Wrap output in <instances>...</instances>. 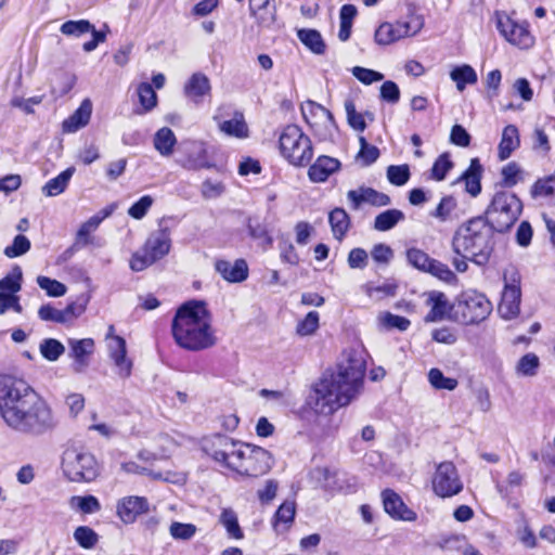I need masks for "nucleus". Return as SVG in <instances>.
<instances>
[{"mask_svg": "<svg viewBox=\"0 0 555 555\" xmlns=\"http://www.w3.org/2000/svg\"><path fill=\"white\" fill-rule=\"evenodd\" d=\"M0 416L12 430L31 437L57 425L50 404L27 382L8 374H0Z\"/></svg>", "mask_w": 555, "mask_h": 555, "instance_id": "nucleus-1", "label": "nucleus"}, {"mask_svg": "<svg viewBox=\"0 0 555 555\" xmlns=\"http://www.w3.org/2000/svg\"><path fill=\"white\" fill-rule=\"evenodd\" d=\"M365 371L363 352L346 350L336 370L313 386L310 396L312 409L319 414L328 415L350 404L362 392Z\"/></svg>", "mask_w": 555, "mask_h": 555, "instance_id": "nucleus-2", "label": "nucleus"}, {"mask_svg": "<svg viewBox=\"0 0 555 555\" xmlns=\"http://www.w3.org/2000/svg\"><path fill=\"white\" fill-rule=\"evenodd\" d=\"M494 230L483 218H474L461 224L454 232L451 247L456 255L452 264L457 272H466L467 260L483 266L493 250Z\"/></svg>", "mask_w": 555, "mask_h": 555, "instance_id": "nucleus-3", "label": "nucleus"}, {"mask_svg": "<svg viewBox=\"0 0 555 555\" xmlns=\"http://www.w3.org/2000/svg\"><path fill=\"white\" fill-rule=\"evenodd\" d=\"M171 331L177 345L190 351L207 349L216 343L211 315L204 301L183 304L176 312Z\"/></svg>", "mask_w": 555, "mask_h": 555, "instance_id": "nucleus-4", "label": "nucleus"}, {"mask_svg": "<svg viewBox=\"0 0 555 555\" xmlns=\"http://www.w3.org/2000/svg\"><path fill=\"white\" fill-rule=\"evenodd\" d=\"M279 144L282 156L293 166L305 167L312 159V142L296 125H288L282 130Z\"/></svg>", "mask_w": 555, "mask_h": 555, "instance_id": "nucleus-5", "label": "nucleus"}, {"mask_svg": "<svg viewBox=\"0 0 555 555\" xmlns=\"http://www.w3.org/2000/svg\"><path fill=\"white\" fill-rule=\"evenodd\" d=\"M521 210L522 204L516 194L499 191L493 195L486 215L493 230L504 232L517 221Z\"/></svg>", "mask_w": 555, "mask_h": 555, "instance_id": "nucleus-6", "label": "nucleus"}, {"mask_svg": "<svg viewBox=\"0 0 555 555\" xmlns=\"http://www.w3.org/2000/svg\"><path fill=\"white\" fill-rule=\"evenodd\" d=\"M272 466L271 454L256 446L240 443L229 468L249 477L267 474Z\"/></svg>", "mask_w": 555, "mask_h": 555, "instance_id": "nucleus-7", "label": "nucleus"}, {"mask_svg": "<svg viewBox=\"0 0 555 555\" xmlns=\"http://www.w3.org/2000/svg\"><path fill=\"white\" fill-rule=\"evenodd\" d=\"M171 248L170 232L167 228L150 234L144 245L132 254L129 266L134 272L143 271L167 256Z\"/></svg>", "mask_w": 555, "mask_h": 555, "instance_id": "nucleus-8", "label": "nucleus"}, {"mask_svg": "<svg viewBox=\"0 0 555 555\" xmlns=\"http://www.w3.org/2000/svg\"><path fill=\"white\" fill-rule=\"evenodd\" d=\"M62 469L65 477L73 482H91L100 475L95 457L77 449H67L63 453Z\"/></svg>", "mask_w": 555, "mask_h": 555, "instance_id": "nucleus-9", "label": "nucleus"}, {"mask_svg": "<svg viewBox=\"0 0 555 555\" xmlns=\"http://www.w3.org/2000/svg\"><path fill=\"white\" fill-rule=\"evenodd\" d=\"M492 311L491 302L485 295L467 291L461 294L455 305L456 318L465 324L483 321Z\"/></svg>", "mask_w": 555, "mask_h": 555, "instance_id": "nucleus-10", "label": "nucleus"}, {"mask_svg": "<svg viewBox=\"0 0 555 555\" xmlns=\"http://www.w3.org/2000/svg\"><path fill=\"white\" fill-rule=\"evenodd\" d=\"M423 27V16L411 14L406 20L380 24L375 31V41L380 46H388L398 40L416 36Z\"/></svg>", "mask_w": 555, "mask_h": 555, "instance_id": "nucleus-11", "label": "nucleus"}, {"mask_svg": "<svg viewBox=\"0 0 555 555\" xmlns=\"http://www.w3.org/2000/svg\"><path fill=\"white\" fill-rule=\"evenodd\" d=\"M431 486L435 494L443 499L454 496L463 490L457 469L450 461L437 465Z\"/></svg>", "mask_w": 555, "mask_h": 555, "instance_id": "nucleus-12", "label": "nucleus"}, {"mask_svg": "<svg viewBox=\"0 0 555 555\" xmlns=\"http://www.w3.org/2000/svg\"><path fill=\"white\" fill-rule=\"evenodd\" d=\"M496 27L511 44L520 49H529L534 44V37L527 23H517L505 13L496 14Z\"/></svg>", "mask_w": 555, "mask_h": 555, "instance_id": "nucleus-13", "label": "nucleus"}, {"mask_svg": "<svg viewBox=\"0 0 555 555\" xmlns=\"http://www.w3.org/2000/svg\"><path fill=\"white\" fill-rule=\"evenodd\" d=\"M240 442L224 435H215L203 441V450L216 462L222 463L229 468V463L237 450Z\"/></svg>", "mask_w": 555, "mask_h": 555, "instance_id": "nucleus-14", "label": "nucleus"}, {"mask_svg": "<svg viewBox=\"0 0 555 555\" xmlns=\"http://www.w3.org/2000/svg\"><path fill=\"white\" fill-rule=\"evenodd\" d=\"M109 359L114 362L115 373L121 379L130 377L133 363L127 357V344L122 337H113L106 341Z\"/></svg>", "mask_w": 555, "mask_h": 555, "instance_id": "nucleus-15", "label": "nucleus"}, {"mask_svg": "<svg viewBox=\"0 0 555 555\" xmlns=\"http://www.w3.org/2000/svg\"><path fill=\"white\" fill-rule=\"evenodd\" d=\"M69 347L68 356L74 360L72 367L76 373H82L89 366L90 357L94 352V341L92 338L75 339L67 341Z\"/></svg>", "mask_w": 555, "mask_h": 555, "instance_id": "nucleus-16", "label": "nucleus"}, {"mask_svg": "<svg viewBox=\"0 0 555 555\" xmlns=\"http://www.w3.org/2000/svg\"><path fill=\"white\" fill-rule=\"evenodd\" d=\"M347 198L351 203L353 209H359L364 204L375 207L387 206L390 204V197L387 194L365 186L348 191Z\"/></svg>", "mask_w": 555, "mask_h": 555, "instance_id": "nucleus-17", "label": "nucleus"}, {"mask_svg": "<svg viewBox=\"0 0 555 555\" xmlns=\"http://www.w3.org/2000/svg\"><path fill=\"white\" fill-rule=\"evenodd\" d=\"M83 312V307L75 302L69 304L65 309H56L50 304L42 305L38 315L42 321L55 323H70Z\"/></svg>", "mask_w": 555, "mask_h": 555, "instance_id": "nucleus-18", "label": "nucleus"}, {"mask_svg": "<svg viewBox=\"0 0 555 555\" xmlns=\"http://www.w3.org/2000/svg\"><path fill=\"white\" fill-rule=\"evenodd\" d=\"M385 512L395 519L414 521L416 513L409 508L399 494L392 490H384L382 493Z\"/></svg>", "mask_w": 555, "mask_h": 555, "instance_id": "nucleus-19", "label": "nucleus"}, {"mask_svg": "<svg viewBox=\"0 0 555 555\" xmlns=\"http://www.w3.org/2000/svg\"><path fill=\"white\" fill-rule=\"evenodd\" d=\"M216 271L229 283H242L248 278V264L245 259L234 261L219 259L215 262Z\"/></svg>", "mask_w": 555, "mask_h": 555, "instance_id": "nucleus-20", "label": "nucleus"}, {"mask_svg": "<svg viewBox=\"0 0 555 555\" xmlns=\"http://www.w3.org/2000/svg\"><path fill=\"white\" fill-rule=\"evenodd\" d=\"M147 511L149 503L143 496L131 495L117 503V515L126 524L133 522L139 515Z\"/></svg>", "mask_w": 555, "mask_h": 555, "instance_id": "nucleus-21", "label": "nucleus"}, {"mask_svg": "<svg viewBox=\"0 0 555 555\" xmlns=\"http://www.w3.org/2000/svg\"><path fill=\"white\" fill-rule=\"evenodd\" d=\"M340 168V162L334 157L320 156L308 170L309 179L312 182H325L331 175Z\"/></svg>", "mask_w": 555, "mask_h": 555, "instance_id": "nucleus-22", "label": "nucleus"}, {"mask_svg": "<svg viewBox=\"0 0 555 555\" xmlns=\"http://www.w3.org/2000/svg\"><path fill=\"white\" fill-rule=\"evenodd\" d=\"M301 114L304 116L305 121L311 128L325 126L327 122L333 121V115L328 109L310 100L302 103Z\"/></svg>", "mask_w": 555, "mask_h": 555, "instance_id": "nucleus-23", "label": "nucleus"}, {"mask_svg": "<svg viewBox=\"0 0 555 555\" xmlns=\"http://www.w3.org/2000/svg\"><path fill=\"white\" fill-rule=\"evenodd\" d=\"M520 311V289L516 286H505L499 305V313L505 320H512Z\"/></svg>", "mask_w": 555, "mask_h": 555, "instance_id": "nucleus-24", "label": "nucleus"}, {"mask_svg": "<svg viewBox=\"0 0 555 555\" xmlns=\"http://www.w3.org/2000/svg\"><path fill=\"white\" fill-rule=\"evenodd\" d=\"M92 113L91 101L86 99L79 107L62 124V130L65 133H74L88 125Z\"/></svg>", "mask_w": 555, "mask_h": 555, "instance_id": "nucleus-25", "label": "nucleus"}, {"mask_svg": "<svg viewBox=\"0 0 555 555\" xmlns=\"http://www.w3.org/2000/svg\"><path fill=\"white\" fill-rule=\"evenodd\" d=\"M184 94L198 103L211 91L210 80L203 73H194L184 85Z\"/></svg>", "mask_w": 555, "mask_h": 555, "instance_id": "nucleus-26", "label": "nucleus"}, {"mask_svg": "<svg viewBox=\"0 0 555 555\" xmlns=\"http://www.w3.org/2000/svg\"><path fill=\"white\" fill-rule=\"evenodd\" d=\"M426 306L430 308L425 317L426 322H436L446 318L451 309L447 296L441 292H430L426 299Z\"/></svg>", "mask_w": 555, "mask_h": 555, "instance_id": "nucleus-27", "label": "nucleus"}, {"mask_svg": "<svg viewBox=\"0 0 555 555\" xmlns=\"http://www.w3.org/2000/svg\"><path fill=\"white\" fill-rule=\"evenodd\" d=\"M520 144L518 129L514 125H508L503 129L502 138L499 144V157L501 160L507 159L513 151Z\"/></svg>", "mask_w": 555, "mask_h": 555, "instance_id": "nucleus-28", "label": "nucleus"}, {"mask_svg": "<svg viewBox=\"0 0 555 555\" xmlns=\"http://www.w3.org/2000/svg\"><path fill=\"white\" fill-rule=\"evenodd\" d=\"M219 129L227 135L237 139H245L249 134L244 115L240 112H235L231 119L220 122Z\"/></svg>", "mask_w": 555, "mask_h": 555, "instance_id": "nucleus-29", "label": "nucleus"}, {"mask_svg": "<svg viewBox=\"0 0 555 555\" xmlns=\"http://www.w3.org/2000/svg\"><path fill=\"white\" fill-rule=\"evenodd\" d=\"M154 147L164 157H168L173 153L177 138L173 131L168 127L160 128L154 135Z\"/></svg>", "mask_w": 555, "mask_h": 555, "instance_id": "nucleus-30", "label": "nucleus"}, {"mask_svg": "<svg viewBox=\"0 0 555 555\" xmlns=\"http://www.w3.org/2000/svg\"><path fill=\"white\" fill-rule=\"evenodd\" d=\"M345 111L347 115L348 125L358 132H363L366 128L365 118L370 121L374 120V115L372 113H359L356 109V104L353 100L348 99L345 101Z\"/></svg>", "mask_w": 555, "mask_h": 555, "instance_id": "nucleus-31", "label": "nucleus"}, {"mask_svg": "<svg viewBox=\"0 0 555 555\" xmlns=\"http://www.w3.org/2000/svg\"><path fill=\"white\" fill-rule=\"evenodd\" d=\"M68 505L72 511L81 514H94L101 509V503L94 495H73L68 500Z\"/></svg>", "mask_w": 555, "mask_h": 555, "instance_id": "nucleus-32", "label": "nucleus"}, {"mask_svg": "<svg viewBox=\"0 0 555 555\" xmlns=\"http://www.w3.org/2000/svg\"><path fill=\"white\" fill-rule=\"evenodd\" d=\"M74 172L75 168L69 167L62 171L57 177L49 180L42 188L43 194L46 196H57L62 194L66 190Z\"/></svg>", "mask_w": 555, "mask_h": 555, "instance_id": "nucleus-33", "label": "nucleus"}, {"mask_svg": "<svg viewBox=\"0 0 555 555\" xmlns=\"http://www.w3.org/2000/svg\"><path fill=\"white\" fill-rule=\"evenodd\" d=\"M109 214V211H105L103 217L93 216L83 222L76 234L75 246L85 247L91 244L93 238L90 236V234L99 228L102 220L108 217Z\"/></svg>", "mask_w": 555, "mask_h": 555, "instance_id": "nucleus-34", "label": "nucleus"}, {"mask_svg": "<svg viewBox=\"0 0 555 555\" xmlns=\"http://www.w3.org/2000/svg\"><path fill=\"white\" fill-rule=\"evenodd\" d=\"M450 78L456 83V89L462 92L466 85H475L478 80L476 70L467 64L454 67L450 73Z\"/></svg>", "mask_w": 555, "mask_h": 555, "instance_id": "nucleus-35", "label": "nucleus"}, {"mask_svg": "<svg viewBox=\"0 0 555 555\" xmlns=\"http://www.w3.org/2000/svg\"><path fill=\"white\" fill-rule=\"evenodd\" d=\"M296 514V504L294 501H285L280 505L274 515L273 527L275 531L287 530L291 524L294 521Z\"/></svg>", "mask_w": 555, "mask_h": 555, "instance_id": "nucleus-36", "label": "nucleus"}, {"mask_svg": "<svg viewBox=\"0 0 555 555\" xmlns=\"http://www.w3.org/2000/svg\"><path fill=\"white\" fill-rule=\"evenodd\" d=\"M328 222L335 238L341 240L350 227L348 214L343 208H335L328 215Z\"/></svg>", "mask_w": 555, "mask_h": 555, "instance_id": "nucleus-37", "label": "nucleus"}, {"mask_svg": "<svg viewBox=\"0 0 555 555\" xmlns=\"http://www.w3.org/2000/svg\"><path fill=\"white\" fill-rule=\"evenodd\" d=\"M404 218V214L399 209L385 210L375 217L374 229L380 232L389 231Z\"/></svg>", "mask_w": 555, "mask_h": 555, "instance_id": "nucleus-38", "label": "nucleus"}, {"mask_svg": "<svg viewBox=\"0 0 555 555\" xmlns=\"http://www.w3.org/2000/svg\"><path fill=\"white\" fill-rule=\"evenodd\" d=\"M219 521L227 530L229 538L234 540H242L244 538V532L240 527L237 515L233 509L223 508L220 514Z\"/></svg>", "mask_w": 555, "mask_h": 555, "instance_id": "nucleus-39", "label": "nucleus"}, {"mask_svg": "<svg viewBox=\"0 0 555 555\" xmlns=\"http://www.w3.org/2000/svg\"><path fill=\"white\" fill-rule=\"evenodd\" d=\"M541 362L533 352L524 354L515 365V372L520 377H533L538 374Z\"/></svg>", "mask_w": 555, "mask_h": 555, "instance_id": "nucleus-40", "label": "nucleus"}, {"mask_svg": "<svg viewBox=\"0 0 555 555\" xmlns=\"http://www.w3.org/2000/svg\"><path fill=\"white\" fill-rule=\"evenodd\" d=\"M297 37L313 53L323 54L325 52V43L318 30L298 29Z\"/></svg>", "mask_w": 555, "mask_h": 555, "instance_id": "nucleus-41", "label": "nucleus"}, {"mask_svg": "<svg viewBox=\"0 0 555 555\" xmlns=\"http://www.w3.org/2000/svg\"><path fill=\"white\" fill-rule=\"evenodd\" d=\"M480 172L481 166L478 159H473L469 168L463 175L466 191L473 196H477L481 191Z\"/></svg>", "mask_w": 555, "mask_h": 555, "instance_id": "nucleus-42", "label": "nucleus"}, {"mask_svg": "<svg viewBox=\"0 0 555 555\" xmlns=\"http://www.w3.org/2000/svg\"><path fill=\"white\" fill-rule=\"evenodd\" d=\"M138 459L142 463L134 461L125 462L121 464V470L126 474H138V475H152L153 478H159V474H152L149 468V463L154 459L152 454L139 453Z\"/></svg>", "mask_w": 555, "mask_h": 555, "instance_id": "nucleus-43", "label": "nucleus"}, {"mask_svg": "<svg viewBox=\"0 0 555 555\" xmlns=\"http://www.w3.org/2000/svg\"><path fill=\"white\" fill-rule=\"evenodd\" d=\"M457 207L456 199L453 196H444L430 216L438 219L440 222L451 221L455 217Z\"/></svg>", "mask_w": 555, "mask_h": 555, "instance_id": "nucleus-44", "label": "nucleus"}, {"mask_svg": "<svg viewBox=\"0 0 555 555\" xmlns=\"http://www.w3.org/2000/svg\"><path fill=\"white\" fill-rule=\"evenodd\" d=\"M73 537L77 544L86 550L93 548L100 540L99 534L88 526L77 527L74 530Z\"/></svg>", "mask_w": 555, "mask_h": 555, "instance_id": "nucleus-45", "label": "nucleus"}, {"mask_svg": "<svg viewBox=\"0 0 555 555\" xmlns=\"http://www.w3.org/2000/svg\"><path fill=\"white\" fill-rule=\"evenodd\" d=\"M39 351L46 360L54 362L65 352V347L55 338H46L40 343Z\"/></svg>", "mask_w": 555, "mask_h": 555, "instance_id": "nucleus-46", "label": "nucleus"}, {"mask_svg": "<svg viewBox=\"0 0 555 555\" xmlns=\"http://www.w3.org/2000/svg\"><path fill=\"white\" fill-rule=\"evenodd\" d=\"M89 30H93V25L87 20L67 21L60 28V31L68 37H80Z\"/></svg>", "mask_w": 555, "mask_h": 555, "instance_id": "nucleus-47", "label": "nucleus"}, {"mask_svg": "<svg viewBox=\"0 0 555 555\" xmlns=\"http://www.w3.org/2000/svg\"><path fill=\"white\" fill-rule=\"evenodd\" d=\"M320 325V314L317 311H310L307 315L297 323L296 333L301 336L313 335Z\"/></svg>", "mask_w": 555, "mask_h": 555, "instance_id": "nucleus-48", "label": "nucleus"}, {"mask_svg": "<svg viewBox=\"0 0 555 555\" xmlns=\"http://www.w3.org/2000/svg\"><path fill=\"white\" fill-rule=\"evenodd\" d=\"M377 321L380 326L387 330L398 328L405 331L411 324L406 318L390 312H380L377 317Z\"/></svg>", "mask_w": 555, "mask_h": 555, "instance_id": "nucleus-49", "label": "nucleus"}, {"mask_svg": "<svg viewBox=\"0 0 555 555\" xmlns=\"http://www.w3.org/2000/svg\"><path fill=\"white\" fill-rule=\"evenodd\" d=\"M406 259L408 262L414 267L415 269L427 272L431 262L433 258H430L425 251L418 248H410L406 250Z\"/></svg>", "mask_w": 555, "mask_h": 555, "instance_id": "nucleus-50", "label": "nucleus"}, {"mask_svg": "<svg viewBox=\"0 0 555 555\" xmlns=\"http://www.w3.org/2000/svg\"><path fill=\"white\" fill-rule=\"evenodd\" d=\"M251 14L256 17L257 23L260 26L269 27L275 22V4L269 2L267 5H260L258 8H250Z\"/></svg>", "mask_w": 555, "mask_h": 555, "instance_id": "nucleus-51", "label": "nucleus"}, {"mask_svg": "<svg viewBox=\"0 0 555 555\" xmlns=\"http://www.w3.org/2000/svg\"><path fill=\"white\" fill-rule=\"evenodd\" d=\"M139 102L144 112L151 111L157 104V95L153 87L147 82H142L137 89Z\"/></svg>", "mask_w": 555, "mask_h": 555, "instance_id": "nucleus-52", "label": "nucleus"}, {"mask_svg": "<svg viewBox=\"0 0 555 555\" xmlns=\"http://www.w3.org/2000/svg\"><path fill=\"white\" fill-rule=\"evenodd\" d=\"M428 380L435 389L454 390L459 384L455 378L446 377L439 369L429 371Z\"/></svg>", "mask_w": 555, "mask_h": 555, "instance_id": "nucleus-53", "label": "nucleus"}, {"mask_svg": "<svg viewBox=\"0 0 555 555\" xmlns=\"http://www.w3.org/2000/svg\"><path fill=\"white\" fill-rule=\"evenodd\" d=\"M37 283L50 297H61L67 292V287L63 283L48 276L39 275L37 278Z\"/></svg>", "mask_w": 555, "mask_h": 555, "instance_id": "nucleus-54", "label": "nucleus"}, {"mask_svg": "<svg viewBox=\"0 0 555 555\" xmlns=\"http://www.w3.org/2000/svg\"><path fill=\"white\" fill-rule=\"evenodd\" d=\"M427 273H430L448 284H455L457 282L455 273L446 263L436 259L433 260Z\"/></svg>", "mask_w": 555, "mask_h": 555, "instance_id": "nucleus-55", "label": "nucleus"}, {"mask_svg": "<svg viewBox=\"0 0 555 555\" xmlns=\"http://www.w3.org/2000/svg\"><path fill=\"white\" fill-rule=\"evenodd\" d=\"M30 241L25 235H16L12 245L4 248L3 254L8 258H16L25 255L30 249Z\"/></svg>", "mask_w": 555, "mask_h": 555, "instance_id": "nucleus-56", "label": "nucleus"}, {"mask_svg": "<svg viewBox=\"0 0 555 555\" xmlns=\"http://www.w3.org/2000/svg\"><path fill=\"white\" fill-rule=\"evenodd\" d=\"M388 181L397 186L404 185L410 179V168L408 165H391L387 168Z\"/></svg>", "mask_w": 555, "mask_h": 555, "instance_id": "nucleus-57", "label": "nucleus"}, {"mask_svg": "<svg viewBox=\"0 0 555 555\" xmlns=\"http://www.w3.org/2000/svg\"><path fill=\"white\" fill-rule=\"evenodd\" d=\"M197 531V528L193 524H183L173 521L169 527L171 537L176 540H190Z\"/></svg>", "mask_w": 555, "mask_h": 555, "instance_id": "nucleus-58", "label": "nucleus"}, {"mask_svg": "<svg viewBox=\"0 0 555 555\" xmlns=\"http://www.w3.org/2000/svg\"><path fill=\"white\" fill-rule=\"evenodd\" d=\"M22 271L18 267H15L12 274H8L0 280V289L2 292H9L10 295H14L21 289Z\"/></svg>", "mask_w": 555, "mask_h": 555, "instance_id": "nucleus-59", "label": "nucleus"}, {"mask_svg": "<svg viewBox=\"0 0 555 555\" xmlns=\"http://www.w3.org/2000/svg\"><path fill=\"white\" fill-rule=\"evenodd\" d=\"M535 196H555V170L551 176L538 180L532 189Z\"/></svg>", "mask_w": 555, "mask_h": 555, "instance_id": "nucleus-60", "label": "nucleus"}, {"mask_svg": "<svg viewBox=\"0 0 555 555\" xmlns=\"http://www.w3.org/2000/svg\"><path fill=\"white\" fill-rule=\"evenodd\" d=\"M352 75L364 85H372L373 82L384 79L382 73L361 66H354L352 68Z\"/></svg>", "mask_w": 555, "mask_h": 555, "instance_id": "nucleus-61", "label": "nucleus"}, {"mask_svg": "<svg viewBox=\"0 0 555 555\" xmlns=\"http://www.w3.org/2000/svg\"><path fill=\"white\" fill-rule=\"evenodd\" d=\"M452 168V162L448 154L440 155L431 168V178L441 181L446 178L447 172Z\"/></svg>", "mask_w": 555, "mask_h": 555, "instance_id": "nucleus-62", "label": "nucleus"}, {"mask_svg": "<svg viewBox=\"0 0 555 555\" xmlns=\"http://www.w3.org/2000/svg\"><path fill=\"white\" fill-rule=\"evenodd\" d=\"M152 205L153 198L150 195H144L128 209V215L133 219L141 220Z\"/></svg>", "mask_w": 555, "mask_h": 555, "instance_id": "nucleus-63", "label": "nucleus"}, {"mask_svg": "<svg viewBox=\"0 0 555 555\" xmlns=\"http://www.w3.org/2000/svg\"><path fill=\"white\" fill-rule=\"evenodd\" d=\"M380 98L391 104H396L400 100V89L398 85L391 80L385 81L380 86Z\"/></svg>", "mask_w": 555, "mask_h": 555, "instance_id": "nucleus-64", "label": "nucleus"}]
</instances>
